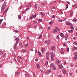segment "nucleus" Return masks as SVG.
<instances>
[{"label":"nucleus","mask_w":77,"mask_h":77,"mask_svg":"<svg viewBox=\"0 0 77 77\" xmlns=\"http://www.w3.org/2000/svg\"><path fill=\"white\" fill-rule=\"evenodd\" d=\"M50 67L54 70H56V67L54 65V64L53 63H51L50 65Z\"/></svg>","instance_id":"f257e3e1"},{"label":"nucleus","mask_w":77,"mask_h":77,"mask_svg":"<svg viewBox=\"0 0 77 77\" xmlns=\"http://www.w3.org/2000/svg\"><path fill=\"white\" fill-rule=\"evenodd\" d=\"M5 6H6V2H4L2 7V10L4 11L5 10Z\"/></svg>","instance_id":"f03ea898"},{"label":"nucleus","mask_w":77,"mask_h":77,"mask_svg":"<svg viewBox=\"0 0 77 77\" xmlns=\"http://www.w3.org/2000/svg\"><path fill=\"white\" fill-rule=\"evenodd\" d=\"M60 35L62 38H65V35H64V34H63L62 33H60Z\"/></svg>","instance_id":"7ed1b4c3"},{"label":"nucleus","mask_w":77,"mask_h":77,"mask_svg":"<svg viewBox=\"0 0 77 77\" xmlns=\"http://www.w3.org/2000/svg\"><path fill=\"white\" fill-rule=\"evenodd\" d=\"M55 56V55L54 54H53L51 55V59L52 60H54V58L53 57H54V56Z\"/></svg>","instance_id":"20e7f679"},{"label":"nucleus","mask_w":77,"mask_h":77,"mask_svg":"<svg viewBox=\"0 0 77 77\" xmlns=\"http://www.w3.org/2000/svg\"><path fill=\"white\" fill-rule=\"evenodd\" d=\"M51 72V70H48L47 72H45L46 74H48L49 73Z\"/></svg>","instance_id":"39448f33"},{"label":"nucleus","mask_w":77,"mask_h":77,"mask_svg":"<svg viewBox=\"0 0 77 77\" xmlns=\"http://www.w3.org/2000/svg\"><path fill=\"white\" fill-rule=\"evenodd\" d=\"M54 49H55V47H54V46H53L50 48V50H54Z\"/></svg>","instance_id":"423d86ee"},{"label":"nucleus","mask_w":77,"mask_h":77,"mask_svg":"<svg viewBox=\"0 0 77 77\" xmlns=\"http://www.w3.org/2000/svg\"><path fill=\"white\" fill-rule=\"evenodd\" d=\"M62 72H63V74H66V71H65V70L64 69H63Z\"/></svg>","instance_id":"0eeeda50"},{"label":"nucleus","mask_w":77,"mask_h":77,"mask_svg":"<svg viewBox=\"0 0 77 77\" xmlns=\"http://www.w3.org/2000/svg\"><path fill=\"white\" fill-rule=\"evenodd\" d=\"M13 48L14 50H16L17 49V45L15 44L13 46Z\"/></svg>","instance_id":"6e6552de"},{"label":"nucleus","mask_w":77,"mask_h":77,"mask_svg":"<svg viewBox=\"0 0 77 77\" xmlns=\"http://www.w3.org/2000/svg\"><path fill=\"white\" fill-rule=\"evenodd\" d=\"M73 59L75 60H76V59H77V56L75 55L74 57H73Z\"/></svg>","instance_id":"1a4fd4ad"},{"label":"nucleus","mask_w":77,"mask_h":77,"mask_svg":"<svg viewBox=\"0 0 77 77\" xmlns=\"http://www.w3.org/2000/svg\"><path fill=\"white\" fill-rule=\"evenodd\" d=\"M59 67L60 69H61L63 68V66L62 65H60Z\"/></svg>","instance_id":"9d476101"},{"label":"nucleus","mask_w":77,"mask_h":77,"mask_svg":"<svg viewBox=\"0 0 77 77\" xmlns=\"http://www.w3.org/2000/svg\"><path fill=\"white\" fill-rule=\"evenodd\" d=\"M40 14H41L42 17H44L45 15V14L42 12H41Z\"/></svg>","instance_id":"9b49d317"},{"label":"nucleus","mask_w":77,"mask_h":77,"mask_svg":"<svg viewBox=\"0 0 77 77\" xmlns=\"http://www.w3.org/2000/svg\"><path fill=\"white\" fill-rule=\"evenodd\" d=\"M53 32L54 33H57V30L55 29H54L53 30Z\"/></svg>","instance_id":"f8f14e48"},{"label":"nucleus","mask_w":77,"mask_h":77,"mask_svg":"<svg viewBox=\"0 0 77 77\" xmlns=\"http://www.w3.org/2000/svg\"><path fill=\"white\" fill-rule=\"evenodd\" d=\"M72 21L73 22H75V23H76V21H77V20L75 18L72 20Z\"/></svg>","instance_id":"ddd939ff"},{"label":"nucleus","mask_w":77,"mask_h":77,"mask_svg":"<svg viewBox=\"0 0 77 77\" xmlns=\"http://www.w3.org/2000/svg\"><path fill=\"white\" fill-rule=\"evenodd\" d=\"M32 18H35L36 17V14L32 15Z\"/></svg>","instance_id":"4468645a"},{"label":"nucleus","mask_w":77,"mask_h":77,"mask_svg":"<svg viewBox=\"0 0 77 77\" xmlns=\"http://www.w3.org/2000/svg\"><path fill=\"white\" fill-rule=\"evenodd\" d=\"M73 15V11H71L70 12V15L71 16V17H72V15Z\"/></svg>","instance_id":"2eb2a0df"},{"label":"nucleus","mask_w":77,"mask_h":77,"mask_svg":"<svg viewBox=\"0 0 77 77\" xmlns=\"http://www.w3.org/2000/svg\"><path fill=\"white\" fill-rule=\"evenodd\" d=\"M18 18L19 20H21V16L20 15H18Z\"/></svg>","instance_id":"dca6fc26"},{"label":"nucleus","mask_w":77,"mask_h":77,"mask_svg":"<svg viewBox=\"0 0 77 77\" xmlns=\"http://www.w3.org/2000/svg\"><path fill=\"white\" fill-rule=\"evenodd\" d=\"M56 39H59V35H57L56 36Z\"/></svg>","instance_id":"f3484780"},{"label":"nucleus","mask_w":77,"mask_h":77,"mask_svg":"<svg viewBox=\"0 0 77 77\" xmlns=\"http://www.w3.org/2000/svg\"><path fill=\"white\" fill-rule=\"evenodd\" d=\"M42 53H44V51H45V49L44 48H42V51H41Z\"/></svg>","instance_id":"a211bd4d"},{"label":"nucleus","mask_w":77,"mask_h":77,"mask_svg":"<svg viewBox=\"0 0 77 77\" xmlns=\"http://www.w3.org/2000/svg\"><path fill=\"white\" fill-rule=\"evenodd\" d=\"M2 26H3V27L5 26H6V23H4L2 25Z\"/></svg>","instance_id":"6ab92c4d"},{"label":"nucleus","mask_w":77,"mask_h":77,"mask_svg":"<svg viewBox=\"0 0 77 77\" xmlns=\"http://www.w3.org/2000/svg\"><path fill=\"white\" fill-rule=\"evenodd\" d=\"M70 28L72 30H74V26H71Z\"/></svg>","instance_id":"aec40b11"},{"label":"nucleus","mask_w":77,"mask_h":77,"mask_svg":"<svg viewBox=\"0 0 77 77\" xmlns=\"http://www.w3.org/2000/svg\"><path fill=\"white\" fill-rule=\"evenodd\" d=\"M21 52L22 53H26V51L25 50H23L21 51Z\"/></svg>","instance_id":"412c9836"},{"label":"nucleus","mask_w":77,"mask_h":77,"mask_svg":"<svg viewBox=\"0 0 77 77\" xmlns=\"http://www.w3.org/2000/svg\"><path fill=\"white\" fill-rule=\"evenodd\" d=\"M28 45H29V44H28V43H27L25 44V45H24V46L25 47H27V46H28Z\"/></svg>","instance_id":"4be33fe9"},{"label":"nucleus","mask_w":77,"mask_h":77,"mask_svg":"<svg viewBox=\"0 0 77 77\" xmlns=\"http://www.w3.org/2000/svg\"><path fill=\"white\" fill-rule=\"evenodd\" d=\"M74 53L75 56H77V51H75Z\"/></svg>","instance_id":"5701e85b"},{"label":"nucleus","mask_w":77,"mask_h":77,"mask_svg":"<svg viewBox=\"0 0 77 77\" xmlns=\"http://www.w3.org/2000/svg\"><path fill=\"white\" fill-rule=\"evenodd\" d=\"M53 23H54V21L53 22H49V24H53Z\"/></svg>","instance_id":"b1692460"},{"label":"nucleus","mask_w":77,"mask_h":77,"mask_svg":"<svg viewBox=\"0 0 77 77\" xmlns=\"http://www.w3.org/2000/svg\"><path fill=\"white\" fill-rule=\"evenodd\" d=\"M48 61H46L45 63V65L46 66H47L48 65Z\"/></svg>","instance_id":"393cba45"},{"label":"nucleus","mask_w":77,"mask_h":77,"mask_svg":"<svg viewBox=\"0 0 77 77\" xmlns=\"http://www.w3.org/2000/svg\"><path fill=\"white\" fill-rule=\"evenodd\" d=\"M38 51V54L39 55V56L41 55V53L40 52H39V51Z\"/></svg>","instance_id":"a878e982"},{"label":"nucleus","mask_w":77,"mask_h":77,"mask_svg":"<svg viewBox=\"0 0 77 77\" xmlns=\"http://www.w3.org/2000/svg\"><path fill=\"white\" fill-rule=\"evenodd\" d=\"M18 57L19 59H23V57L21 56H18Z\"/></svg>","instance_id":"bb28decb"},{"label":"nucleus","mask_w":77,"mask_h":77,"mask_svg":"<svg viewBox=\"0 0 77 77\" xmlns=\"http://www.w3.org/2000/svg\"><path fill=\"white\" fill-rule=\"evenodd\" d=\"M50 42H51L50 40L47 41V42H48V43L49 44H50Z\"/></svg>","instance_id":"cd10ccee"},{"label":"nucleus","mask_w":77,"mask_h":77,"mask_svg":"<svg viewBox=\"0 0 77 77\" xmlns=\"http://www.w3.org/2000/svg\"><path fill=\"white\" fill-rule=\"evenodd\" d=\"M72 32H73V30H69L68 31V32L69 33H72Z\"/></svg>","instance_id":"c85d7f7f"},{"label":"nucleus","mask_w":77,"mask_h":77,"mask_svg":"<svg viewBox=\"0 0 77 77\" xmlns=\"http://www.w3.org/2000/svg\"><path fill=\"white\" fill-rule=\"evenodd\" d=\"M56 30H58L59 31H60V29L57 27H56Z\"/></svg>","instance_id":"c756f323"},{"label":"nucleus","mask_w":77,"mask_h":77,"mask_svg":"<svg viewBox=\"0 0 77 77\" xmlns=\"http://www.w3.org/2000/svg\"><path fill=\"white\" fill-rule=\"evenodd\" d=\"M3 21V19L0 20V24L2 23V22Z\"/></svg>","instance_id":"7c9ffc66"},{"label":"nucleus","mask_w":77,"mask_h":77,"mask_svg":"<svg viewBox=\"0 0 77 77\" xmlns=\"http://www.w3.org/2000/svg\"><path fill=\"white\" fill-rule=\"evenodd\" d=\"M2 54H3V52L0 51V55H2Z\"/></svg>","instance_id":"2f4dec72"},{"label":"nucleus","mask_w":77,"mask_h":77,"mask_svg":"<svg viewBox=\"0 0 77 77\" xmlns=\"http://www.w3.org/2000/svg\"><path fill=\"white\" fill-rule=\"evenodd\" d=\"M76 49V48H75V47L73 48L72 49V51H74V50H75Z\"/></svg>","instance_id":"473e14b6"},{"label":"nucleus","mask_w":77,"mask_h":77,"mask_svg":"<svg viewBox=\"0 0 77 77\" xmlns=\"http://www.w3.org/2000/svg\"><path fill=\"white\" fill-rule=\"evenodd\" d=\"M68 5L67 4L66 6V9H68Z\"/></svg>","instance_id":"72a5a7b5"},{"label":"nucleus","mask_w":77,"mask_h":77,"mask_svg":"<svg viewBox=\"0 0 77 77\" xmlns=\"http://www.w3.org/2000/svg\"><path fill=\"white\" fill-rule=\"evenodd\" d=\"M36 66L38 68H39V65L38 64H37Z\"/></svg>","instance_id":"f704fd0d"},{"label":"nucleus","mask_w":77,"mask_h":77,"mask_svg":"<svg viewBox=\"0 0 77 77\" xmlns=\"http://www.w3.org/2000/svg\"><path fill=\"white\" fill-rule=\"evenodd\" d=\"M66 20V18H64L62 20V21H65Z\"/></svg>","instance_id":"c9c22d12"},{"label":"nucleus","mask_w":77,"mask_h":77,"mask_svg":"<svg viewBox=\"0 0 77 77\" xmlns=\"http://www.w3.org/2000/svg\"><path fill=\"white\" fill-rule=\"evenodd\" d=\"M38 22H41V21H42V19H39L38 20Z\"/></svg>","instance_id":"e433bc0d"},{"label":"nucleus","mask_w":77,"mask_h":77,"mask_svg":"<svg viewBox=\"0 0 77 77\" xmlns=\"http://www.w3.org/2000/svg\"><path fill=\"white\" fill-rule=\"evenodd\" d=\"M33 27L34 28V29H36V25H34Z\"/></svg>","instance_id":"4c0bfd02"},{"label":"nucleus","mask_w":77,"mask_h":77,"mask_svg":"<svg viewBox=\"0 0 77 77\" xmlns=\"http://www.w3.org/2000/svg\"><path fill=\"white\" fill-rule=\"evenodd\" d=\"M68 38V36L67 35H66V40H67V39Z\"/></svg>","instance_id":"58836bf2"},{"label":"nucleus","mask_w":77,"mask_h":77,"mask_svg":"<svg viewBox=\"0 0 77 77\" xmlns=\"http://www.w3.org/2000/svg\"><path fill=\"white\" fill-rule=\"evenodd\" d=\"M18 39H19V38L17 37V38H16L15 39V41H17H17H18Z\"/></svg>","instance_id":"ea45409f"},{"label":"nucleus","mask_w":77,"mask_h":77,"mask_svg":"<svg viewBox=\"0 0 77 77\" xmlns=\"http://www.w3.org/2000/svg\"><path fill=\"white\" fill-rule=\"evenodd\" d=\"M46 58L47 60H49L50 59V58L48 57H46Z\"/></svg>","instance_id":"a19ab883"},{"label":"nucleus","mask_w":77,"mask_h":77,"mask_svg":"<svg viewBox=\"0 0 77 77\" xmlns=\"http://www.w3.org/2000/svg\"><path fill=\"white\" fill-rule=\"evenodd\" d=\"M42 37V35H40L38 37L39 39H41V38Z\"/></svg>","instance_id":"79ce46f5"},{"label":"nucleus","mask_w":77,"mask_h":77,"mask_svg":"<svg viewBox=\"0 0 77 77\" xmlns=\"http://www.w3.org/2000/svg\"><path fill=\"white\" fill-rule=\"evenodd\" d=\"M59 21L60 22V23H62V20H59Z\"/></svg>","instance_id":"37998d69"},{"label":"nucleus","mask_w":77,"mask_h":77,"mask_svg":"<svg viewBox=\"0 0 77 77\" xmlns=\"http://www.w3.org/2000/svg\"><path fill=\"white\" fill-rule=\"evenodd\" d=\"M26 77H29V74H28L27 73H26Z\"/></svg>","instance_id":"c03bdc74"},{"label":"nucleus","mask_w":77,"mask_h":77,"mask_svg":"<svg viewBox=\"0 0 77 77\" xmlns=\"http://www.w3.org/2000/svg\"><path fill=\"white\" fill-rule=\"evenodd\" d=\"M8 11H6V10H5L4 12V14H5V13H6V12H7Z\"/></svg>","instance_id":"a18cd8bd"},{"label":"nucleus","mask_w":77,"mask_h":77,"mask_svg":"<svg viewBox=\"0 0 77 77\" xmlns=\"http://www.w3.org/2000/svg\"><path fill=\"white\" fill-rule=\"evenodd\" d=\"M48 56H49V54H47L46 55V57H48Z\"/></svg>","instance_id":"49530a36"},{"label":"nucleus","mask_w":77,"mask_h":77,"mask_svg":"<svg viewBox=\"0 0 77 77\" xmlns=\"http://www.w3.org/2000/svg\"><path fill=\"white\" fill-rule=\"evenodd\" d=\"M64 51H63V52H60L61 53V54H63V53H64Z\"/></svg>","instance_id":"de8ad7c7"},{"label":"nucleus","mask_w":77,"mask_h":77,"mask_svg":"<svg viewBox=\"0 0 77 77\" xmlns=\"http://www.w3.org/2000/svg\"><path fill=\"white\" fill-rule=\"evenodd\" d=\"M73 44H74L75 45H77V42L76 43L75 42H74Z\"/></svg>","instance_id":"09e8293b"},{"label":"nucleus","mask_w":77,"mask_h":77,"mask_svg":"<svg viewBox=\"0 0 77 77\" xmlns=\"http://www.w3.org/2000/svg\"><path fill=\"white\" fill-rule=\"evenodd\" d=\"M46 45H47V46H48V45H49V44H48L47 42H46Z\"/></svg>","instance_id":"8fccbe9b"},{"label":"nucleus","mask_w":77,"mask_h":77,"mask_svg":"<svg viewBox=\"0 0 77 77\" xmlns=\"http://www.w3.org/2000/svg\"><path fill=\"white\" fill-rule=\"evenodd\" d=\"M69 26H72V24H71V23H69Z\"/></svg>","instance_id":"3c124183"},{"label":"nucleus","mask_w":77,"mask_h":77,"mask_svg":"<svg viewBox=\"0 0 77 77\" xmlns=\"http://www.w3.org/2000/svg\"><path fill=\"white\" fill-rule=\"evenodd\" d=\"M17 75H18L19 74H20V72H18L17 73Z\"/></svg>","instance_id":"603ef678"},{"label":"nucleus","mask_w":77,"mask_h":77,"mask_svg":"<svg viewBox=\"0 0 77 77\" xmlns=\"http://www.w3.org/2000/svg\"><path fill=\"white\" fill-rule=\"evenodd\" d=\"M71 66L72 67L74 66V64H71Z\"/></svg>","instance_id":"864d4df0"},{"label":"nucleus","mask_w":77,"mask_h":77,"mask_svg":"<svg viewBox=\"0 0 77 77\" xmlns=\"http://www.w3.org/2000/svg\"><path fill=\"white\" fill-rule=\"evenodd\" d=\"M69 23L68 22H67L66 23V25H69Z\"/></svg>","instance_id":"5fc2aeb1"},{"label":"nucleus","mask_w":77,"mask_h":77,"mask_svg":"<svg viewBox=\"0 0 77 77\" xmlns=\"http://www.w3.org/2000/svg\"><path fill=\"white\" fill-rule=\"evenodd\" d=\"M18 40H17L16 42V44H18Z\"/></svg>","instance_id":"6e6d98bb"},{"label":"nucleus","mask_w":77,"mask_h":77,"mask_svg":"<svg viewBox=\"0 0 77 77\" xmlns=\"http://www.w3.org/2000/svg\"><path fill=\"white\" fill-rule=\"evenodd\" d=\"M42 6H44V5H45V4H44V3H42Z\"/></svg>","instance_id":"4d7b16f0"},{"label":"nucleus","mask_w":77,"mask_h":77,"mask_svg":"<svg viewBox=\"0 0 77 77\" xmlns=\"http://www.w3.org/2000/svg\"><path fill=\"white\" fill-rule=\"evenodd\" d=\"M50 29H51V27H48V30H50Z\"/></svg>","instance_id":"13d9d810"},{"label":"nucleus","mask_w":77,"mask_h":77,"mask_svg":"<svg viewBox=\"0 0 77 77\" xmlns=\"http://www.w3.org/2000/svg\"><path fill=\"white\" fill-rule=\"evenodd\" d=\"M69 48H67V51H68V52L69 51Z\"/></svg>","instance_id":"bf43d9fd"},{"label":"nucleus","mask_w":77,"mask_h":77,"mask_svg":"<svg viewBox=\"0 0 77 77\" xmlns=\"http://www.w3.org/2000/svg\"><path fill=\"white\" fill-rule=\"evenodd\" d=\"M35 8L37 9V8H38V6H37L36 5H35Z\"/></svg>","instance_id":"052dcab7"},{"label":"nucleus","mask_w":77,"mask_h":77,"mask_svg":"<svg viewBox=\"0 0 77 77\" xmlns=\"http://www.w3.org/2000/svg\"><path fill=\"white\" fill-rule=\"evenodd\" d=\"M72 73H70L69 74V75H72Z\"/></svg>","instance_id":"680f3d73"},{"label":"nucleus","mask_w":77,"mask_h":77,"mask_svg":"<svg viewBox=\"0 0 77 77\" xmlns=\"http://www.w3.org/2000/svg\"><path fill=\"white\" fill-rule=\"evenodd\" d=\"M63 46H64V47H66V44L65 43H64L63 44Z\"/></svg>","instance_id":"e2e57ef3"},{"label":"nucleus","mask_w":77,"mask_h":77,"mask_svg":"<svg viewBox=\"0 0 77 77\" xmlns=\"http://www.w3.org/2000/svg\"><path fill=\"white\" fill-rule=\"evenodd\" d=\"M29 9H30V8H27L26 9V11H27V10H29Z\"/></svg>","instance_id":"0e129e2a"},{"label":"nucleus","mask_w":77,"mask_h":77,"mask_svg":"<svg viewBox=\"0 0 77 77\" xmlns=\"http://www.w3.org/2000/svg\"><path fill=\"white\" fill-rule=\"evenodd\" d=\"M30 5H31V3H30V4L28 6H27V7H29V6H30Z\"/></svg>","instance_id":"69168bd1"},{"label":"nucleus","mask_w":77,"mask_h":77,"mask_svg":"<svg viewBox=\"0 0 77 77\" xmlns=\"http://www.w3.org/2000/svg\"><path fill=\"white\" fill-rule=\"evenodd\" d=\"M30 20H32V17H30Z\"/></svg>","instance_id":"338daca9"},{"label":"nucleus","mask_w":77,"mask_h":77,"mask_svg":"<svg viewBox=\"0 0 77 77\" xmlns=\"http://www.w3.org/2000/svg\"><path fill=\"white\" fill-rule=\"evenodd\" d=\"M58 77H62V76H60V75H59L58 76Z\"/></svg>","instance_id":"774afa93"}]
</instances>
